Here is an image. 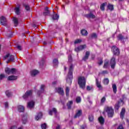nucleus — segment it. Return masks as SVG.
Instances as JSON below:
<instances>
[{"label":"nucleus","instance_id":"obj_1","mask_svg":"<svg viewBox=\"0 0 129 129\" xmlns=\"http://www.w3.org/2000/svg\"><path fill=\"white\" fill-rule=\"evenodd\" d=\"M73 68H74V67L73 66V64H71L70 67L69 74L67 79V83L68 84H69V85H71V83H72V79L73 78Z\"/></svg>","mask_w":129,"mask_h":129},{"label":"nucleus","instance_id":"obj_2","mask_svg":"<svg viewBox=\"0 0 129 129\" xmlns=\"http://www.w3.org/2000/svg\"><path fill=\"white\" fill-rule=\"evenodd\" d=\"M78 84L82 89H85L86 80L84 77H80L78 79Z\"/></svg>","mask_w":129,"mask_h":129},{"label":"nucleus","instance_id":"obj_3","mask_svg":"<svg viewBox=\"0 0 129 129\" xmlns=\"http://www.w3.org/2000/svg\"><path fill=\"white\" fill-rule=\"evenodd\" d=\"M105 111L108 114V117H112L114 114V111L112 109V107H106L105 108Z\"/></svg>","mask_w":129,"mask_h":129},{"label":"nucleus","instance_id":"obj_4","mask_svg":"<svg viewBox=\"0 0 129 129\" xmlns=\"http://www.w3.org/2000/svg\"><path fill=\"white\" fill-rule=\"evenodd\" d=\"M7 59H8V60L7 61V63H9L10 62H15V56L13 55H10V53L5 55L3 60H7Z\"/></svg>","mask_w":129,"mask_h":129},{"label":"nucleus","instance_id":"obj_5","mask_svg":"<svg viewBox=\"0 0 129 129\" xmlns=\"http://www.w3.org/2000/svg\"><path fill=\"white\" fill-rule=\"evenodd\" d=\"M17 70H16V69H11L9 68H6L5 69V72L7 74H16V72Z\"/></svg>","mask_w":129,"mask_h":129},{"label":"nucleus","instance_id":"obj_6","mask_svg":"<svg viewBox=\"0 0 129 129\" xmlns=\"http://www.w3.org/2000/svg\"><path fill=\"white\" fill-rule=\"evenodd\" d=\"M33 94V90H30L29 91H27L24 94V95L23 96V98L24 99H27L28 97L30 96H32V95Z\"/></svg>","mask_w":129,"mask_h":129},{"label":"nucleus","instance_id":"obj_7","mask_svg":"<svg viewBox=\"0 0 129 129\" xmlns=\"http://www.w3.org/2000/svg\"><path fill=\"white\" fill-rule=\"evenodd\" d=\"M0 23L2 26H6L7 25V19L4 16L0 17Z\"/></svg>","mask_w":129,"mask_h":129},{"label":"nucleus","instance_id":"obj_8","mask_svg":"<svg viewBox=\"0 0 129 129\" xmlns=\"http://www.w3.org/2000/svg\"><path fill=\"white\" fill-rule=\"evenodd\" d=\"M85 48H86V45L85 44L80 45L75 49V51H76V52H79L80 51H82V50H84V49H85Z\"/></svg>","mask_w":129,"mask_h":129},{"label":"nucleus","instance_id":"obj_9","mask_svg":"<svg viewBox=\"0 0 129 129\" xmlns=\"http://www.w3.org/2000/svg\"><path fill=\"white\" fill-rule=\"evenodd\" d=\"M115 57H113L111 58L110 60L111 68H112V69H114V68L115 67Z\"/></svg>","mask_w":129,"mask_h":129},{"label":"nucleus","instance_id":"obj_10","mask_svg":"<svg viewBox=\"0 0 129 129\" xmlns=\"http://www.w3.org/2000/svg\"><path fill=\"white\" fill-rule=\"evenodd\" d=\"M112 50H113L114 55H119V49L117 48L116 46H113L112 47Z\"/></svg>","mask_w":129,"mask_h":129},{"label":"nucleus","instance_id":"obj_11","mask_svg":"<svg viewBox=\"0 0 129 129\" xmlns=\"http://www.w3.org/2000/svg\"><path fill=\"white\" fill-rule=\"evenodd\" d=\"M85 16L86 17V18H87V19H95V15H94L92 13L90 12L89 14H86L85 15Z\"/></svg>","mask_w":129,"mask_h":129},{"label":"nucleus","instance_id":"obj_12","mask_svg":"<svg viewBox=\"0 0 129 129\" xmlns=\"http://www.w3.org/2000/svg\"><path fill=\"white\" fill-rule=\"evenodd\" d=\"M82 115V110H78L76 113V114L74 116L75 118H77L79 116H81Z\"/></svg>","mask_w":129,"mask_h":129},{"label":"nucleus","instance_id":"obj_13","mask_svg":"<svg viewBox=\"0 0 129 129\" xmlns=\"http://www.w3.org/2000/svg\"><path fill=\"white\" fill-rule=\"evenodd\" d=\"M35 105V102L34 101H30L28 103L27 107L28 108H34Z\"/></svg>","mask_w":129,"mask_h":129},{"label":"nucleus","instance_id":"obj_14","mask_svg":"<svg viewBox=\"0 0 129 129\" xmlns=\"http://www.w3.org/2000/svg\"><path fill=\"white\" fill-rule=\"evenodd\" d=\"M18 77L16 76H10L8 77V80L9 81H13L14 80H17Z\"/></svg>","mask_w":129,"mask_h":129},{"label":"nucleus","instance_id":"obj_15","mask_svg":"<svg viewBox=\"0 0 129 129\" xmlns=\"http://www.w3.org/2000/svg\"><path fill=\"white\" fill-rule=\"evenodd\" d=\"M124 113H125V108H122L120 113V117L122 119H123Z\"/></svg>","mask_w":129,"mask_h":129},{"label":"nucleus","instance_id":"obj_16","mask_svg":"<svg viewBox=\"0 0 129 129\" xmlns=\"http://www.w3.org/2000/svg\"><path fill=\"white\" fill-rule=\"evenodd\" d=\"M30 74L31 76H33V77L36 76V75H37L38 74H39V71L36 70H33L31 71Z\"/></svg>","mask_w":129,"mask_h":129},{"label":"nucleus","instance_id":"obj_17","mask_svg":"<svg viewBox=\"0 0 129 129\" xmlns=\"http://www.w3.org/2000/svg\"><path fill=\"white\" fill-rule=\"evenodd\" d=\"M56 90L59 94H61V95H64V90H62L61 88H56Z\"/></svg>","mask_w":129,"mask_h":129},{"label":"nucleus","instance_id":"obj_18","mask_svg":"<svg viewBox=\"0 0 129 129\" xmlns=\"http://www.w3.org/2000/svg\"><path fill=\"white\" fill-rule=\"evenodd\" d=\"M42 116H43V114L42 112H39L36 116H35V119L36 120H39V119H41V118H42Z\"/></svg>","mask_w":129,"mask_h":129},{"label":"nucleus","instance_id":"obj_19","mask_svg":"<svg viewBox=\"0 0 129 129\" xmlns=\"http://www.w3.org/2000/svg\"><path fill=\"white\" fill-rule=\"evenodd\" d=\"M89 55H90V52L89 51H87L86 52L85 55L83 58V60L84 61H86V60H88V58L89 57Z\"/></svg>","mask_w":129,"mask_h":129},{"label":"nucleus","instance_id":"obj_20","mask_svg":"<svg viewBox=\"0 0 129 129\" xmlns=\"http://www.w3.org/2000/svg\"><path fill=\"white\" fill-rule=\"evenodd\" d=\"M96 84L98 88H99L100 90L102 89V86H101L100 82L98 81V80L97 79H96Z\"/></svg>","mask_w":129,"mask_h":129},{"label":"nucleus","instance_id":"obj_21","mask_svg":"<svg viewBox=\"0 0 129 129\" xmlns=\"http://www.w3.org/2000/svg\"><path fill=\"white\" fill-rule=\"evenodd\" d=\"M18 110L19 112H24L25 111V107L22 105H19L18 107Z\"/></svg>","mask_w":129,"mask_h":129},{"label":"nucleus","instance_id":"obj_22","mask_svg":"<svg viewBox=\"0 0 129 129\" xmlns=\"http://www.w3.org/2000/svg\"><path fill=\"white\" fill-rule=\"evenodd\" d=\"M52 112H54V113H55V114H56V113H57V109H56V108H52V110H50L49 111V114L50 115H52Z\"/></svg>","mask_w":129,"mask_h":129},{"label":"nucleus","instance_id":"obj_23","mask_svg":"<svg viewBox=\"0 0 129 129\" xmlns=\"http://www.w3.org/2000/svg\"><path fill=\"white\" fill-rule=\"evenodd\" d=\"M73 104V101H69V102L67 103V106L68 109H71V106Z\"/></svg>","mask_w":129,"mask_h":129},{"label":"nucleus","instance_id":"obj_24","mask_svg":"<svg viewBox=\"0 0 129 129\" xmlns=\"http://www.w3.org/2000/svg\"><path fill=\"white\" fill-rule=\"evenodd\" d=\"M107 5V3H104L103 4H102L100 6V10L101 11H104L105 8L104 7Z\"/></svg>","mask_w":129,"mask_h":129},{"label":"nucleus","instance_id":"obj_25","mask_svg":"<svg viewBox=\"0 0 129 129\" xmlns=\"http://www.w3.org/2000/svg\"><path fill=\"white\" fill-rule=\"evenodd\" d=\"M98 120L100 124H103V123H104V118H103L102 116L99 117Z\"/></svg>","mask_w":129,"mask_h":129},{"label":"nucleus","instance_id":"obj_26","mask_svg":"<svg viewBox=\"0 0 129 129\" xmlns=\"http://www.w3.org/2000/svg\"><path fill=\"white\" fill-rule=\"evenodd\" d=\"M119 104H120V102H118V103L115 105V110H118V109H119V107H120Z\"/></svg>","mask_w":129,"mask_h":129},{"label":"nucleus","instance_id":"obj_27","mask_svg":"<svg viewBox=\"0 0 129 129\" xmlns=\"http://www.w3.org/2000/svg\"><path fill=\"white\" fill-rule=\"evenodd\" d=\"M23 7H24L26 11H31V8H30V5L28 4H24Z\"/></svg>","mask_w":129,"mask_h":129},{"label":"nucleus","instance_id":"obj_28","mask_svg":"<svg viewBox=\"0 0 129 129\" xmlns=\"http://www.w3.org/2000/svg\"><path fill=\"white\" fill-rule=\"evenodd\" d=\"M81 33L83 36H87L88 35V32H87V31L85 30V29H83Z\"/></svg>","mask_w":129,"mask_h":129},{"label":"nucleus","instance_id":"obj_29","mask_svg":"<svg viewBox=\"0 0 129 129\" xmlns=\"http://www.w3.org/2000/svg\"><path fill=\"white\" fill-rule=\"evenodd\" d=\"M13 22L14 23L15 27H17V26H18V24H19V22L18 21V18L14 17L13 18Z\"/></svg>","mask_w":129,"mask_h":129},{"label":"nucleus","instance_id":"obj_30","mask_svg":"<svg viewBox=\"0 0 129 129\" xmlns=\"http://www.w3.org/2000/svg\"><path fill=\"white\" fill-rule=\"evenodd\" d=\"M15 13L16 15L20 14V6L15 8Z\"/></svg>","mask_w":129,"mask_h":129},{"label":"nucleus","instance_id":"obj_31","mask_svg":"<svg viewBox=\"0 0 129 129\" xmlns=\"http://www.w3.org/2000/svg\"><path fill=\"white\" fill-rule=\"evenodd\" d=\"M103 83L105 85H107L109 83V80L107 78H105L103 80Z\"/></svg>","mask_w":129,"mask_h":129},{"label":"nucleus","instance_id":"obj_32","mask_svg":"<svg viewBox=\"0 0 129 129\" xmlns=\"http://www.w3.org/2000/svg\"><path fill=\"white\" fill-rule=\"evenodd\" d=\"M112 88H113V91L114 93H116L117 89H116V85H115V84H114L112 85Z\"/></svg>","mask_w":129,"mask_h":129},{"label":"nucleus","instance_id":"obj_33","mask_svg":"<svg viewBox=\"0 0 129 129\" xmlns=\"http://www.w3.org/2000/svg\"><path fill=\"white\" fill-rule=\"evenodd\" d=\"M53 63L54 67H56L57 65H58V59H54L53 60Z\"/></svg>","mask_w":129,"mask_h":129},{"label":"nucleus","instance_id":"obj_34","mask_svg":"<svg viewBox=\"0 0 129 129\" xmlns=\"http://www.w3.org/2000/svg\"><path fill=\"white\" fill-rule=\"evenodd\" d=\"M59 19V15L57 14H54L52 16V20H58Z\"/></svg>","mask_w":129,"mask_h":129},{"label":"nucleus","instance_id":"obj_35","mask_svg":"<svg viewBox=\"0 0 129 129\" xmlns=\"http://www.w3.org/2000/svg\"><path fill=\"white\" fill-rule=\"evenodd\" d=\"M70 91V89H69V88L68 87H67L66 89V93L67 96H69Z\"/></svg>","mask_w":129,"mask_h":129},{"label":"nucleus","instance_id":"obj_36","mask_svg":"<svg viewBox=\"0 0 129 129\" xmlns=\"http://www.w3.org/2000/svg\"><path fill=\"white\" fill-rule=\"evenodd\" d=\"M107 8L109 10H110V11H113V5L108 4Z\"/></svg>","mask_w":129,"mask_h":129},{"label":"nucleus","instance_id":"obj_37","mask_svg":"<svg viewBox=\"0 0 129 129\" xmlns=\"http://www.w3.org/2000/svg\"><path fill=\"white\" fill-rule=\"evenodd\" d=\"M6 96H7V97H11V96H12V93H11L9 91H7L6 92Z\"/></svg>","mask_w":129,"mask_h":129},{"label":"nucleus","instance_id":"obj_38","mask_svg":"<svg viewBox=\"0 0 129 129\" xmlns=\"http://www.w3.org/2000/svg\"><path fill=\"white\" fill-rule=\"evenodd\" d=\"M108 61H105L103 68H107L108 67Z\"/></svg>","mask_w":129,"mask_h":129},{"label":"nucleus","instance_id":"obj_39","mask_svg":"<svg viewBox=\"0 0 129 129\" xmlns=\"http://www.w3.org/2000/svg\"><path fill=\"white\" fill-rule=\"evenodd\" d=\"M77 103H80L81 102V98L80 97H77L76 98Z\"/></svg>","mask_w":129,"mask_h":129},{"label":"nucleus","instance_id":"obj_40","mask_svg":"<svg viewBox=\"0 0 129 129\" xmlns=\"http://www.w3.org/2000/svg\"><path fill=\"white\" fill-rule=\"evenodd\" d=\"M41 128L42 129H46L47 128V124H46V123L42 124L41 125Z\"/></svg>","mask_w":129,"mask_h":129},{"label":"nucleus","instance_id":"obj_41","mask_svg":"<svg viewBox=\"0 0 129 129\" xmlns=\"http://www.w3.org/2000/svg\"><path fill=\"white\" fill-rule=\"evenodd\" d=\"M91 38H93L94 39H96L97 38V35L96 33H93L91 34Z\"/></svg>","mask_w":129,"mask_h":129},{"label":"nucleus","instance_id":"obj_42","mask_svg":"<svg viewBox=\"0 0 129 129\" xmlns=\"http://www.w3.org/2000/svg\"><path fill=\"white\" fill-rule=\"evenodd\" d=\"M87 90L88 91H90V90H93V88L92 87H90L89 86H87L86 88Z\"/></svg>","mask_w":129,"mask_h":129},{"label":"nucleus","instance_id":"obj_43","mask_svg":"<svg viewBox=\"0 0 129 129\" xmlns=\"http://www.w3.org/2000/svg\"><path fill=\"white\" fill-rule=\"evenodd\" d=\"M117 38L118 39V40H120L121 41L122 40H123L124 38L123 36L121 35V34H119Z\"/></svg>","mask_w":129,"mask_h":129},{"label":"nucleus","instance_id":"obj_44","mask_svg":"<svg viewBox=\"0 0 129 129\" xmlns=\"http://www.w3.org/2000/svg\"><path fill=\"white\" fill-rule=\"evenodd\" d=\"M82 42V40L81 39H77L75 41L74 43L75 44H79V43H81Z\"/></svg>","mask_w":129,"mask_h":129},{"label":"nucleus","instance_id":"obj_45","mask_svg":"<svg viewBox=\"0 0 129 129\" xmlns=\"http://www.w3.org/2000/svg\"><path fill=\"white\" fill-rule=\"evenodd\" d=\"M105 100H106L105 97H103L101 99V103H104V102H105Z\"/></svg>","mask_w":129,"mask_h":129},{"label":"nucleus","instance_id":"obj_46","mask_svg":"<svg viewBox=\"0 0 129 129\" xmlns=\"http://www.w3.org/2000/svg\"><path fill=\"white\" fill-rule=\"evenodd\" d=\"M45 88H46V86L44 85H42L41 86L40 89H41V91L43 92H44V90L45 89Z\"/></svg>","mask_w":129,"mask_h":129},{"label":"nucleus","instance_id":"obj_47","mask_svg":"<svg viewBox=\"0 0 129 129\" xmlns=\"http://www.w3.org/2000/svg\"><path fill=\"white\" fill-rule=\"evenodd\" d=\"M93 119H94L93 115H91L89 116V120H90V121H93Z\"/></svg>","mask_w":129,"mask_h":129},{"label":"nucleus","instance_id":"obj_48","mask_svg":"<svg viewBox=\"0 0 129 129\" xmlns=\"http://www.w3.org/2000/svg\"><path fill=\"white\" fill-rule=\"evenodd\" d=\"M26 123H27V118H24V117H23L22 123H23L24 124H26Z\"/></svg>","mask_w":129,"mask_h":129},{"label":"nucleus","instance_id":"obj_49","mask_svg":"<svg viewBox=\"0 0 129 129\" xmlns=\"http://www.w3.org/2000/svg\"><path fill=\"white\" fill-rule=\"evenodd\" d=\"M49 14H50L49 11H45L44 12H43L44 16H48V15H49Z\"/></svg>","mask_w":129,"mask_h":129},{"label":"nucleus","instance_id":"obj_50","mask_svg":"<svg viewBox=\"0 0 129 129\" xmlns=\"http://www.w3.org/2000/svg\"><path fill=\"white\" fill-rule=\"evenodd\" d=\"M117 129H124L122 124H120L117 127Z\"/></svg>","mask_w":129,"mask_h":129},{"label":"nucleus","instance_id":"obj_51","mask_svg":"<svg viewBox=\"0 0 129 129\" xmlns=\"http://www.w3.org/2000/svg\"><path fill=\"white\" fill-rule=\"evenodd\" d=\"M87 126L86 124H84L81 126V129H85L86 128Z\"/></svg>","mask_w":129,"mask_h":129},{"label":"nucleus","instance_id":"obj_52","mask_svg":"<svg viewBox=\"0 0 129 129\" xmlns=\"http://www.w3.org/2000/svg\"><path fill=\"white\" fill-rule=\"evenodd\" d=\"M6 77H5V75L1 74L0 75V80H3L4 78H5Z\"/></svg>","mask_w":129,"mask_h":129},{"label":"nucleus","instance_id":"obj_53","mask_svg":"<svg viewBox=\"0 0 129 129\" xmlns=\"http://www.w3.org/2000/svg\"><path fill=\"white\" fill-rule=\"evenodd\" d=\"M69 62H72V56L71 54L69 55Z\"/></svg>","mask_w":129,"mask_h":129},{"label":"nucleus","instance_id":"obj_54","mask_svg":"<svg viewBox=\"0 0 129 129\" xmlns=\"http://www.w3.org/2000/svg\"><path fill=\"white\" fill-rule=\"evenodd\" d=\"M17 48L18 49V50H19V51H22V46L21 45H18L17 46Z\"/></svg>","mask_w":129,"mask_h":129},{"label":"nucleus","instance_id":"obj_55","mask_svg":"<svg viewBox=\"0 0 129 129\" xmlns=\"http://www.w3.org/2000/svg\"><path fill=\"white\" fill-rule=\"evenodd\" d=\"M108 72L107 71H103L102 72V74H108Z\"/></svg>","mask_w":129,"mask_h":129},{"label":"nucleus","instance_id":"obj_56","mask_svg":"<svg viewBox=\"0 0 129 129\" xmlns=\"http://www.w3.org/2000/svg\"><path fill=\"white\" fill-rule=\"evenodd\" d=\"M5 107L6 108H7V107H9V103H8V102H5Z\"/></svg>","mask_w":129,"mask_h":129},{"label":"nucleus","instance_id":"obj_57","mask_svg":"<svg viewBox=\"0 0 129 129\" xmlns=\"http://www.w3.org/2000/svg\"><path fill=\"white\" fill-rule=\"evenodd\" d=\"M102 63H103V61H102V60H101L100 61L98 62V64L99 65H102Z\"/></svg>","mask_w":129,"mask_h":129},{"label":"nucleus","instance_id":"obj_58","mask_svg":"<svg viewBox=\"0 0 129 129\" xmlns=\"http://www.w3.org/2000/svg\"><path fill=\"white\" fill-rule=\"evenodd\" d=\"M45 12H49V8L48 7L45 8Z\"/></svg>","mask_w":129,"mask_h":129},{"label":"nucleus","instance_id":"obj_59","mask_svg":"<svg viewBox=\"0 0 129 129\" xmlns=\"http://www.w3.org/2000/svg\"><path fill=\"white\" fill-rule=\"evenodd\" d=\"M60 128H61V126H60V125H57V126L56 127V129H60Z\"/></svg>","mask_w":129,"mask_h":129},{"label":"nucleus","instance_id":"obj_60","mask_svg":"<svg viewBox=\"0 0 129 129\" xmlns=\"http://www.w3.org/2000/svg\"><path fill=\"white\" fill-rule=\"evenodd\" d=\"M33 27L34 28H35V29H37V26H36V25L34 24V25H33Z\"/></svg>","mask_w":129,"mask_h":129},{"label":"nucleus","instance_id":"obj_61","mask_svg":"<svg viewBox=\"0 0 129 129\" xmlns=\"http://www.w3.org/2000/svg\"><path fill=\"white\" fill-rule=\"evenodd\" d=\"M16 127L15 126H12L10 129H15Z\"/></svg>","mask_w":129,"mask_h":129},{"label":"nucleus","instance_id":"obj_62","mask_svg":"<svg viewBox=\"0 0 129 129\" xmlns=\"http://www.w3.org/2000/svg\"><path fill=\"white\" fill-rule=\"evenodd\" d=\"M18 129H24V127L21 126V127H19Z\"/></svg>","mask_w":129,"mask_h":129},{"label":"nucleus","instance_id":"obj_63","mask_svg":"<svg viewBox=\"0 0 129 129\" xmlns=\"http://www.w3.org/2000/svg\"><path fill=\"white\" fill-rule=\"evenodd\" d=\"M98 129H104L103 126L99 127Z\"/></svg>","mask_w":129,"mask_h":129},{"label":"nucleus","instance_id":"obj_64","mask_svg":"<svg viewBox=\"0 0 129 129\" xmlns=\"http://www.w3.org/2000/svg\"><path fill=\"white\" fill-rule=\"evenodd\" d=\"M57 84V82H54L52 83V84Z\"/></svg>","mask_w":129,"mask_h":129}]
</instances>
